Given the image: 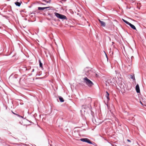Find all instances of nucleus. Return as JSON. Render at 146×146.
Wrapping results in <instances>:
<instances>
[{
	"instance_id": "obj_20",
	"label": "nucleus",
	"mask_w": 146,
	"mask_h": 146,
	"mask_svg": "<svg viewBox=\"0 0 146 146\" xmlns=\"http://www.w3.org/2000/svg\"><path fill=\"white\" fill-rule=\"evenodd\" d=\"M34 71V69H33L32 72H33Z\"/></svg>"
},
{
	"instance_id": "obj_9",
	"label": "nucleus",
	"mask_w": 146,
	"mask_h": 146,
	"mask_svg": "<svg viewBox=\"0 0 146 146\" xmlns=\"http://www.w3.org/2000/svg\"><path fill=\"white\" fill-rule=\"evenodd\" d=\"M50 8V7H38V9L39 10H43L45 9H47L48 8Z\"/></svg>"
},
{
	"instance_id": "obj_8",
	"label": "nucleus",
	"mask_w": 146,
	"mask_h": 146,
	"mask_svg": "<svg viewBox=\"0 0 146 146\" xmlns=\"http://www.w3.org/2000/svg\"><path fill=\"white\" fill-rule=\"evenodd\" d=\"M128 25H129L133 29L137 30L135 27L132 24L130 23H129V24Z\"/></svg>"
},
{
	"instance_id": "obj_24",
	"label": "nucleus",
	"mask_w": 146,
	"mask_h": 146,
	"mask_svg": "<svg viewBox=\"0 0 146 146\" xmlns=\"http://www.w3.org/2000/svg\"><path fill=\"white\" fill-rule=\"evenodd\" d=\"M106 57L107 58V59H108V57H107V55H106Z\"/></svg>"
},
{
	"instance_id": "obj_16",
	"label": "nucleus",
	"mask_w": 146,
	"mask_h": 146,
	"mask_svg": "<svg viewBox=\"0 0 146 146\" xmlns=\"http://www.w3.org/2000/svg\"><path fill=\"white\" fill-rule=\"evenodd\" d=\"M108 83H113V82L111 79L108 80Z\"/></svg>"
},
{
	"instance_id": "obj_15",
	"label": "nucleus",
	"mask_w": 146,
	"mask_h": 146,
	"mask_svg": "<svg viewBox=\"0 0 146 146\" xmlns=\"http://www.w3.org/2000/svg\"><path fill=\"white\" fill-rule=\"evenodd\" d=\"M122 20L124 22H125V23H126V24H127V25H128L129 23V22H128L127 21H126L124 19H122Z\"/></svg>"
},
{
	"instance_id": "obj_21",
	"label": "nucleus",
	"mask_w": 146,
	"mask_h": 146,
	"mask_svg": "<svg viewBox=\"0 0 146 146\" xmlns=\"http://www.w3.org/2000/svg\"><path fill=\"white\" fill-rule=\"evenodd\" d=\"M21 118H23L24 119V118H23V116H21Z\"/></svg>"
},
{
	"instance_id": "obj_22",
	"label": "nucleus",
	"mask_w": 146,
	"mask_h": 146,
	"mask_svg": "<svg viewBox=\"0 0 146 146\" xmlns=\"http://www.w3.org/2000/svg\"><path fill=\"white\" fill-rule=\"evenodd\" d=\"M2 28V27H0V29H1Z\"/></svg>"
},
{
	"instance_id": "obj_13",
	"label": "nucleus",
	"mask_w": 146,
	"mask_h": 146,
	"mask_svg": "<svg viewBox=\"0 0 146 146\" xmlns=\"http://www.w3.org/2000/svg\"><path fill=\"white\" fill-rule=\"evenodd\" d=\"M39 63L40 67L42 68V64L40 60H39Z\"/></svg>"
},
{
	"instance_id": "obj_18",
	"label": "nucleus",
	"mask_w": 146,
	"mask_h": 146,
	"mask_svg": "<svg viewBox=\"0 0 146 146\" xmlns=\"http://www.w3.org/2000/svg\"><path fill=\"white\" fill-rule=\"evenodd\" d=\"M15 115H16L18 117H21V116H20V115H18L17 114H15Z\"/></svg>"
},
{
	"instance_id": "obj_12",
	"label": "nucleus",
	"mask_w": 146,
	"mask_h": 146,
	"mask_svg": "<svg viewBox=\"0 0 146 146\" xmlns=\"http://www.w3.org/2000/svg\"><path fill=\"white\" fill-rule=\"evenodd\" d=\"M59 99L60 100V102H63L64 101V100L63 98L61 97H59Z\"/></svg>"
},
{
	"instance_id": "obj_2",
	"label": "nucleus",
	"mask_w": 146,
	"mask_h": 146,
	"mask_svg": "<svg viewBox=\"0 0 146 146\" xmlns=\"http://www.w3.org/2000/svg\"><path fill=\"white\" fill-rule=\"evenodd\" d=\"M54 14L55 16L60 19H66V20H67L66 17L64 15L60 14L56 12H55L54 13Z\"/></svg>"
},
{
	"instance_id": "obj_6",
	"label": "nucleus",
	"mask_w": 146,
	"mask_h": 146,
	"mask_svg": "<svg viewBox=\"0 0 146 146\" xmlns=\"http://www.w3.org/2000/svg\"><path fill=\"white\" fill-rule=\"evenodd\" d=\"M98 20L100 23L101 26L103 27H105L106 26V23L105 22L101 21L100 19H99Z\"/></svg>"
},
{
	"instance_id": "obj_1",
	"label": "nucleus",
	"mask_w": 146,
	"mask_h": 146,
	"mask_svg": "<svg viewBox=\"0 0 146 146\" xmlns=\"http://www.w3.org/2000/svg\"><path fill=\"white\" fill-rule=\"evenodd\" d=\"M83 80L84 83L90 88L92 87L94 85L93 83L87 77H84Z\"/></svg>"
},
{
	"instance_id": "obj_17",
	"label": "nucleus",
	"mask_w": 146,
	"mask_h": 146,
	"mask_svg": "<svg viewBox=\"0 0 146 146\" xmlns=\"http://www.w3.org/2000/svg\"><path fill=\"white\" fill-rule=\"evenodd\" d=\"M44 1L47 3H50L51 2V0H49V1H47L46 0H44Z\"/></svg>"
},
{
	"instance_id": "obj_23",
	"label": "nucleus",
	"mask_w": 146,
	"mask_h": 146,
	"mask_svg": "<svg viewBox=\"0 0 146 146\" xmlns=\"http://www.w3.org/2000/svg\"><path fill=\"white\" fill-rule=\"evenodd\" d=\"M140 103H141V104H142V105L143 104H142V102H141V101H140Z\"/></svg>"
},
{
	"instance_id": "obj_26",
	"label": "nucleus",
	"mask_w": 146,
	"mask_h": 146,
	"mask_svg": "<svg viewBox=\"0 0 146 146\" xmlns=\"http://www.w3.org/2000/svg\"><path fill=\"white\" fill-rule=\"evenodd\" d=\"M23 69H24V70H25V69H24V68H23Z\"/></svg>"
},
{
	"instance_id": "obj_11",
	"label": "nucleus",
	"mask_w": 146,
	"mask_h": 146,
	"mask_svg": "<svg viewBox=\"0 0 146 146\" xmlns=\"http://www.w3.org/2000/svg\"><path fill=\"white\" fill-rule=\"evenodd\" d=\"M23 68H24V69H25V71L29 70L31 68V67L30 66H29L28 67V68H27L26 67H23Z\"/></svg>"
},
{
	"instance_id": "obj_19",
	"label": "nucleus",
	"mask_w": 146,
	"mask_h": 146,
	"mask_svg": "<svg viewBox=\"0 0 146 146\" xmlns=\"http://www.w3.org/2000/svg\"><path fill=\"white\" fill-rule=\"evenodd\" d=\"M127 141H128V142H131V141L130 140H129V139H127Z\"/></svg>"
},
{
	"instance_id": "obj_3",
	"label": "nucleus",
	"mask_w": 146,
	"mask_h": 146,
	"mask_svg": "<svg viewBox=\"0 0 146 146\" xmlns=\"http://www.w3.org/2000/svg\"><path fill=\"white\" fill-rule=\"evenodd\" d=\"M84 70V73L87 76H89L90 73V72H91V71L90 70V68L87 67L85 68Z\"/></svg>"
},
{
	"instance_id": "obj_10",
	"label": "nucleus",
	"mask_w": 146,
	"mask_h": 146,
	"mask_svg": "<svg viewBox=\"0 0 146 146\" xmlns=\"http://www.w3.org/2000/svg\"><path fill=\"white\" fill-rule=\"evenodd\" d=\"M21 3V1H20V2H18L17 1L15 3V5L16 6H18V7H19L20 6Z\"/></svg>"
},
{
	"instance_id": "obj_27",
	"label": "nucleus",
	"mask_w": 146,
	"mask_h": 146,
	"mask_svg": "<svg viewBox=\"0 0 146 146\" xmlns=\"http://www.w3.org/2000/svg\"><path fill=\"white\" fill-rule=\"evenodd\" d=\"M112 80H113V79L112 78Z\"/></svg>"
},
{
	"instance_id": "obj_7",
	"label": "nucleus",
	"mask_w": 146,
	"mask_h": 146,
	"mask_svg": "<svg viewBox=\"0 0 146 146\" xmlns=\"http://www.w3.org/2000/svg\"><path fill=\"white\" fill-rule=\"evenodd\" d=\"M106 96L107 98V101L108 102L110 100L109 94L107 91H106Z\"/></svg>"
},
{
	"instance_id": "obj_5",
	"label": "nucleus",
	"mask_w": 146,
	"mask_h": 146,
	"mask_svg": "<svg viewBox=\"0 0 146 146\" xmlns=\"http://www.w3.org/2000/svg\"><path fill=\"white\" fill-rule=\"evenodd\" d=\"M135 89L136 92L137 93H139L140 92V90L139 86L138 84H137L135 87Z\"/></svg>"
},
{
	"instance_id": "obj_14",
	"label": "nucleus",
	"mask_w": 146,
	"mask_h": 146,
	"mask_svg": "<svg viewBox=\"0 0 146 146\" xmlns=\"http://www.w3.org/2000/svg\"><path fill=\"white\" fill-rule=\"evenodd\" d=\"M130 77L131 78L133 79V80H135V76L134 75H131Z\"/></svg>"
},
{
	"instance_id": "obj_25",
	"label": "nucleus",
	"mask_w": 146,
	"mask_h": 146,
	"mask_svg": "<svg viewBox=\"0 0 146 146\" xmlns=\"http://www.w3.org/2000/svg\"><path fill=\"white\" fill-rule=\"evenodd\" d=\"M13 113L14 114H15H15H16V113H13Z\"/></svg>"
},
{
	"instance_id": "obj_4",
	"label": "nucleus",
	"mask_w": 146,
	"mask_h": 146,
	"mask_svg": "<svg viewBox=\"0 0 146 146\" xmlns=\"http://www.w3.org/2000/svg\"><path fill=\"white\" fill-rule=\"evenodd\" d=\"M80 140L84 142H87L89 144H92V142L89 139L87 138H82L80 139Z\"/></svg>"
}]
</instances>
